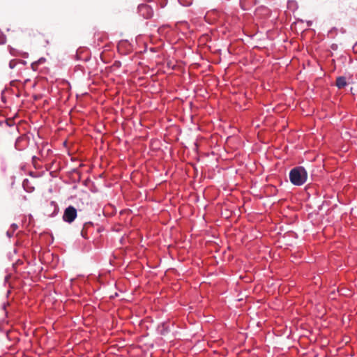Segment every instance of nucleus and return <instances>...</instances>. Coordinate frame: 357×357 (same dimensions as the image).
<instances>
[{
  "label": "nucleus",
  "instance_id": "obj_10",
  "mask_svg": "<svg viewBox=\"0 0 357 357\" xmlns=\"http://www.w3.org/2000/svg\"><path fill=\"white\" fill-rule=\"evenodd\" d=\"M179 3L183 6H189L192 4V0H178Z\"/></svg>",
  "mask_w": 357,
  "mask_h": 357
},
{
  "label": "nucleus",
  "instance_id": "obj_4",
  "mask_svg": "<svg viewBox=\"0 0 357 357\" xmlns=\"http://www.w3.org/2000/svg\"><path fill=\"white\" fill-rule=\"evenodd\" d=\"M27 145V141L25 137L20 136L17 138L15 143V147L16 149L21 151L25 149V147Z\"/></svg>",
  "mask_w": 357,
  "mask_h": 357
},
{
  "label": "nucleus",
  "instance_id": "obj_2",
  "mask_svg": "<svg viewBox=\"0 0 357 357\" xmlns=\"http://www.w3.org/2000/svg\"><path fill=\"white\" fill-rule=\"evenodd\" d=\"M77 212L76 208L73 206H68L63 215V220L68 223H72L77 218Z\"/></svg>",
  "mask_w": 357,
  "mask_h": 357
},
{
  "label": "nucleus",
  "instance_id": "obj_5",
  "mask_svg": "<svg viewBox=\"0 0 357 357\" xmlns=\"http://www.w3.org/2000/svg\"><path fill=\"white\" fill-rule=\"evenodd\" d=\"M256 4V0H240V6L244 10L250 9Z\"/></svg>",
  "mask_w": 357,
  "mask_h": 357
},
{
  "label": "nucleus",
  "instance_id": "obj_17",
  "mask_svg": "<svg viewBox=\"0 0 357 357\" xmlns=\"http://www.w3.org/2000/svg\"><path fill=\"white\" fill-rule=\"evenodd\" d=\"M353 50L354 52H357V42L353 46Z\"/></svg>",
  "mask_w": 357,
  "mask_h": 357
},
{
  "label": "nucleus",
  "instance_id": "obj_13",
  "mask_svg": "<svg viewBox=\"0 0 357 357\" xmlns=\"http://www.w3.org/2000/svg\"><path fill=\"white\" fill-rule=\"evenodd\" d=\"M158 1H159L158 5L160 8H165L167 3V0H158Z\"/></svg>",
  "mask_w": 357,
  "mask_h": 357
},
{
  "label": "nucleus",
  "instance_id": "obj_12",
  "mask_svg": "<svg viewBox=\"0 0 357 357\" xmlns=\"http://www.w3.org/2000/svg\"><path fill=\"white\" fill-rule=\"evenodd\" d=\"M18 63V61L16 59H13L9 62V68L10 69H13L15 68L17 64Z\"/></svg>",
  "mask_w": 357,
  "mask_h": 357
},
{
  "label": "nucleus",
  "instance_id": "obj_1",
  "mask_svg": "<svg viewBox=\"0 0 357 357\" xmlns=\"http://www.w3.org/2000/svg\"><path fill=\"white\" fill-rule=\"evenodd\" d=\"M307 178V173L303 167L299 166L293 168L289 172L291 183L297 186L303 185Z\"/></svg>",
  "mask_w": 357,
  "mask_h": 357
},
{
  "label": "nucleus",
  "instance_id": "obj_22",
  "mask_svg": "<svg viewBox=\"0 0 357 357\" xmlns=\"http://www.w3.org/2000/svg\"><path fill=\"white\" fill-rule=\"evenodd\" d=\"M1 123H2V121H0V125H1Z\"/></svg>",
  "mask_w": 357,
  "mask_h": 357
},
{
  "label": "nucleus",
  "instance_id": "obj_15",
  "mask_svg": "<svg viewBox=\"0 0 357 357\" xmlns=\"http://www.w3.org/2000/svg\"><path fill=\"white\" fill-rule=\"evenodd\" d=\"M9 50H9V51H10V53L12 55H13V56H17V55H18V53H17V50H15L14 48H12V47H9Z\"/></svg>",
  "mask_w": 357,
  "mask_h": 357
},
{
  "label": "nucleus",
  "instance_id": "obj_9",
  "mask_svg": "<svg viewBox=\"0 0 357 357\" xmlns=\"http://www.w3.org/2000/svg\"><path fill=\"white\" fill-rule=\"evenodd\" d=\"M160 331V333L161 335H166L168 332H169V329L166 326L165 324H162L161 326H159L158 328Z\"/></svg>",
  "mask_w": 357,
  "mask_h": 357
},
{
  "label": "nucleus",
  "instance_id": "obj_8",
  "mask_svg": "<svg viewBox=\"0 0 357 357\" xmlns=\"http://www.w3.org/2000/svg\"><path fill=\"white\" fill-rule=\"evenodd\" d=\"M48 208H51L53 209V212L51 214H48L50 216H54L57 214L59 211V207L56 203L54 201L50 202V203L47 206Z\"/></svg>",
  "mask_w": 357,
  "mask_h": 357
},
{
  "label": "nucleus",
  "instance_id": "obj_20",
  "mask_svg": "<svg viewBox=\"0 0 357 357\" xmlns=\"http://www.w3.org/2000/svg\"><path fill=\"white\" fill-rule=\"evenodd\" d=\"M163 28H165V26L160 27L159 28V31H161Z\"/></svg>",
  "mask_w": 357,
  "mask_h": 357
},
{
  "label": "nucleus",
  "instance_id": "obj_7",
  "mask_svg": "<svg viewBox=\"0 0 357 357\" xmlns=\"http://www.w3.org/2000/svg\"><path fill=\"white\" fill-rule=\"evenodd\" d=\"M347 85V79L345 77L340 76L336 79V86L339 89H342Z\"/></svg>",
  "mask_w": 357,
  "mask_h": 357
},
{
  "label": "nucleus",
  "instance_id": "obj_19",
  "mask_svg": "<svg viewBox=\"0 0 357 357\" xmlns=\"http://www.w3.org/2000/svg\"><path fill=\"white\" fill-rule=\"evenodd\" d=\"M7 235L10 237L12 236V234L9 232V231H7Z\"/></svg>",
  "mask_w": 357,
  "mask_h": 357
},
{
  "label": "nucleus",
  "instance_id": "obj_21",
  "mask_svg": "<svg viewBox=\"0 0 357 357\" xmlns=\"http://www.w3.org/2000/svg\"><path fill=\"white\" fill-rule=\"evenodd\" d=\"M35 159H36V156H33V160H35Z\"/></svg>",
  "mask_w": 357,
  "mask_h": 357
},
{
  "label": "nucleus",
  "instance_id": "obj_16",
  "mask_svg": "<svg viewBox=\"0 0 357 357\" xmlns=\"http://www.w3.org/2000/svg\"><path fill=\"white\" fill-rule=\"evenodd\" d=\"M45 61V58H40L38 60L37 63H38V64L43 63Z\"/></svg>",
  "mask_w": 357,
  "mask_h": 357
},
{
  "label": "nucleus",
  "instance_id": "obj_18",
  "mask_svg": "<svg viewBox=\"0 0 357 357\" xmlns=\"http://www.w3.org/2000/svg\"><path fill=\"white\" fill-rule=\"evenodd\" d=\"M11 227L13 228V231H15L17 229V225L16 224H13Z\"/></svg>",
  "mask_w": 357,
  "mask_h": 357
},
{
  "label": "nucleus",
  "instance_id": "obj_14",
  "mask_svg": "<svg viewBox=\"0 0 357 357\" xmlns=\"http://www.w3.org/2000/svg\"><path fill=\"white\" fill-rule=\"evenodd\" d=\"M288 7L289 8L296 7V2L294 1H288Z\"/></svg>",
  "mask_w": 357,
  "mask_h": 357
},
{
  "label": "nucleus",
  "instance_id": "obj_11",
  "mask_svg": "<svg viewBox=\"0 0 357 357\" xmlns=\"http://www.w3.org/2000/svg\"><path fill=\"white\" fill-rule=\"evenodd\" d=\"M6 42V37L4 33L0 30V45H3Z\"/></svg>",
  "mask_w": 357,
  "mask_h": 357
},
{
  "label": "nucleus",
  "instance_id": "obj_3",
  "mask_svg": "<svg viewBox=\"0 0 357 357\" xmlns=\"http://www.w3.org/2000/svg\"><path fill=\"white\" fill-rule=\"evenodd\" d=\"M138 13L145 19H150L153 15V8L147 4H140L138 6Z\"/></svg>",
  "mask_w": 357,
  "mask_h": 357
},
{
  "label": "nucleus",
  "instance_id": "obj_6",
  "mask_svg": "<svg viewBox=\"0 0 357 357\" xmlns=\"http://www.w3.org/2000/svg\"><path fill=\"white\" fill-rule=\"evenodd\" d=\"M23 188L28 192H32L34 190V187L31 185L30 181L28 178H25L22 183Z\"/></svg>",
  "mask_w": 357,
  "mask_h": 357
}]
</instances>
